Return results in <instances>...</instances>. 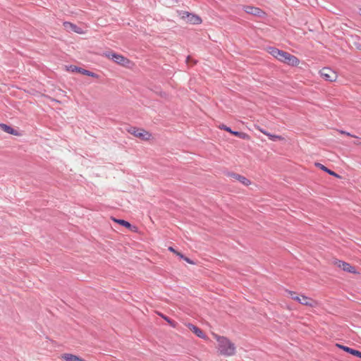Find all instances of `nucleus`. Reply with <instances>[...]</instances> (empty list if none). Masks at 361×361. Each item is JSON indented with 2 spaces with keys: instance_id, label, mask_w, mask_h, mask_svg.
I'll use <instances>...</instances> for the list:
<instances>
[{
  "instance_id": "20",
  "label": "nucleus",
  "mask_w": 361,
  "mask_h": 361,
  "mask_svg": "<svg viewBox=\"0 0 361 361\" xmlns=\"http://www.w3.org/2000/svg\"><path fill=\"white\" fill-rule=\"evenodd\" d=\"M267 136L269 137L270 140H271L273 141L283 140V137L280 135H271L269 133V134H267Z\"/></svg>"
},
{
  "instance_id": "28",
  "label": "nucleus",
  "mask_w": 361,
  "mask_h": 361,
  "mask_svg": "<svg viewBox=\"0 0 361 361\" xmlns=\"http://www.w3.org/2000/svg\"><path fill=\"white\" fill-rule=\"evenodd\" d=\"M357 48L361 49V44H357Z\"/></svg>"
},
{
  "instance_id": "27",
  "label": "nucleus",
  "mask_w": 361,
  "mask_h": 361,
  "mask_svg": "<svg viewBox=\"0 0 361 361\" xmlns=\"http://www.w3.org/2000/svg\"><path fill=\"white\" fill-rule=\"evenodd\" d=\"M259 130L264 135H266L267 136V134H269V133H267L266 130H262V129H259Z\"/></svg>"
},
{
  "instance_id": "11",
  "label": "nucleus",
  "mask_w": 361,
  "mask_h": 361,
  "mask_svg": "<svg viewBox=\"0 0 361 361\" xmlns=\"http://www.w3.org/2000/svg\"><path fill=\"white\" fill-rule=\"evenodd\" d=\"M336 346L338 348L342 349L343 351H345L346 353H350V354H351V355H354L355 357L361 358V351L353 349L351 348H349L348 346H345V345H341V344H336Z\"/></svg>"
},
{
  "instance_id": "24",
  "label": "nucleus",
  "mask_w": 361,
  "mask_h": 361,
  "mask_svg": "<svg viewBox=\"0 0 361 361\" xmlns=\"http://www.w3.org/2000/svg\"><path fill=\"white\" fill-rule=\"evenodd\" d=\"M288 294L290 295V296L291 297V298H292V299H293V297H295V296H297V295H296V294H295V292H293V291H290V290H289V291H288Z\"/></svg>"
},
{
  "instance_id": "23",
  "label": "nucleus",
  "mask_w": 361,
  "mask_h": 361,
  "mask_svg": "<svg viewBox=\"0 0 361 361\" xmlns=\"http://www.w3.org/2000/svg\"><path fill=\"white\" fill-rule=\"evenodd\" d=\"M183 259H184L185 262H187L188 263H189V264H194L193 261H192L190 258H188V257H185H185L183 258Z\"/></svg>"
},
{
  "instance_id": "8",
  "label": "nucleus",
  "mask_w": 361,
  "mask_h": 361,
  "mask_svg": "<svg viewBox=\"0 0 361 361\" xmlns=\"http://www.w3.org/2000/svg\"><path fill=\"white\" fill-rule=\"evenodd\" d=\"M68 71H71V72H78L82 75H88V76H91V77H93V78H97L98 75L93 73V72H91L88 70H86V69H84V68H80V67H78V66H70L68 68Z\"/></svg>"
},
{
  "instance_id": "7",
  "label": "nucleus",
  "mask_w": 361,
  "mask_h": 361,
  "mask_svg": "<svg viewBox=\"0 0 361 361\" xmlns=\"http://www.w3.org/2000/svg\"><path fill=\"white\" fill-rule=\"evenodd\" d=\"M334 264L348 273H356L355 267L344 261L337 259L335 261Z\"/></svg>"
},
{
  "instance_id": "29",
  "label": "nucleus",
  "mask_w": 361,
  "mask_h": 361,
  "mask_svg": "<svg viewBox=\"0 0 361 361\" xmlns=\"http://www.w3.org/2000/svg\"><path fill=\"white\" fill-rule=\"evenodd\" d=\"M357 48L361 49V44H357Z\"/></svg>"
},
{
  "instance_id": "10",
  "label": "nucleus",
  "mask_w": 361,
  "mask_h": 361,
  "mask_svg": "<svg viewBox=\"0 0 361 361\" xmlns=\"http://www.w3.org/2000/svg\"><path fill=\"white\" fill-rule=\"evenodd\" d=\"M244 11L247 13L252 14L255 16H261L263 13V11L260 8L252 6H244Z\"/></svg>"
},
{
  "instance_id": "1",
  "label": "nucleus",
  "mask_w": 361,
  "mask_h": 361,
  "mask_svg": "<svg viewBox=\"0 0 361 361\" xmlns=\"http://www.w3.org/2000/svg\"><path fill=\"white\" fill-rule=\"evenodd\" d=\"M269 52L271 55L277 59L279 61L285 63L288 65L296 66L299 64V59L296 56L289 54L288 52L280 50L275 47H269Z\"/></svg>"
},
{
  "instance_id": "9",
  "label": "nucleus",
  "mask_w": 361,
  "mask_h": 361,
  "mask_svg": "<svg viewBox=\"0 0 361 361\" xmlns=\"http://www.w3.org/2000/svg\"><path fill=\"white\" fill-rule=\"evenodd\" d=\"M293 299L298 301L302 305H305L310 307H313L315 303V301L314 300L305 295L293 297Z\"/></svg>"
},
{
  "instance_id": "4",
  "label": "nucleus",
  "mask_w": 361,
  "mask_h": 361,
  "mask_svg": "<svg viewBox=\"0 0 361 361\" xmlns=\"http://www.w3.org/2000/svg\"><path fill=\"white\" fill-rule=\"evenodd\" d=\"M321 77L326 81L333 82L337 78L336 73L331 68L324 67L319 71Z\"/></svg>"
},
{
  "instance_id": "13",
  "label": "nucleus",
  "mask_w": 361,
  "mask_h": 361,
  "mask_svg": "<svg viewBox=\"0 0 361 361\" xmlns=\"http://www.w3.org/2000/svg\"><path fill=\"white\" fill-rule=\"evenodd\" d=\"M230 176L238 180L245 185H248L250 183V181L247 178L240 174L232 173L230 174Z\"/></svg>"
},
{
  "instance_id": "16",
  "label": "nucleus",
  "mask_w": 361,
  "mask_h": 361,
  "mask_svg": "<svg viewBox=\"0 0 361 361\" xmlns=\"http://www.w3.org/2000/svg\"><path fill=\"white\" fill-rule=\"evenodd\" d=\"M62 357L66 361H85L77 355L69 353L63 354Z\"/></svg>"
},
{
  "instance_id": "18",
  "label": "nucleus",
  "mask_w": 361,
  "mask_h": 361,
  "mask_svg": "<svg viewBox=\"0 0 361 361\" xmlns=\"http://www.w3.org/2000/svg\"><path fill=\"white\" fill-rule=\"evenodd\" d=\"M113 220L115 222L118 223V224H120V225H121V226H124L126 228H128L130 230H132L133 226H132V225L128 221H125L123 219H115V218H114Z\"/></svg>"
},
{
  "instance_id": "17",
  "label": "nucleus",
  "mask_w": 361,
  "mask_h": 361,
  "mask_svg": "<svg viewBox=\"0 0 361 361\" xmlns=\"http://www.w3.org/2000/svg\"><path fill=\"white\" fill-rule=\"evenodd\" d=\"M315 165L318 168L321 169L324 171L328 173L329 174H330V175H331L333 176L340 177L336 173H335L334 171H333L331 169H328L327 167H326L325 166H324L323 164H322L320 163H316Z\"/></svg>"
},
{
  "instance_id": "3",
  "label": "nucleus",
  "mask_w": 361,
  "mask_h": 361,
  "mask_svg": "<svg viewBox=\"0 0 361 361\" xmlns=\"http://www.w3.org/2000/svg\"><path fill=\"white\" fill-rule=\"evenodd\" d=\"M126 130L135 137H139L143 140H147L151 137V134L149 132L141 128H137L136 127L128 126Z\"/></svg>"
},
{
  "instance_id": "6",
  "label": "nucleus",
  "mask_w": 361,
  "mask_h": 361,
  "mask_svg": "<svg viewBox=\"0 0 361 361\" xmlns=\"http://www.w3.org/2000/svg\"><path fill=\"white\" fill-rule=\"evenodd\" d=\"M105 55L108 58L111 59L114 62L117 63L118 64L124 66L126 63L128 62V59L126 57L123 56L122 55L113 53L111 51H108L105 54Z\"/></svg>"
},
{
  "instance_id": "15",
  "label": "nucleus",
  "mask_w": 361,
  "mask_h": 361,
  "mask_svg": "<svg viewBox=\"0 0 361 361\" xmlns=\"http://www.w3.org/2000/svg\"><path fill=\"white\" fill-rule=\"evenodd\" d=\"M0 128L8 134L14 135H18V132L16 130H14L13 128L6 124L0 123Z\"/></svg>"
},
{
  "instance_id": "14",
  "label": "nucleus",
  "mask_w": 361,
  "mask_h": 361,
  "mask_svg": "<svg viewBox=\"0 0 361 361\" xmlns=\"http://www.w3.org/2000/svg\"><path fill=\"white\" fill-rule=\"evenodd\" d=\"M189 329L195 334H196L199 338H205L206 336L204 333L197 326L190 324L188 326Z\"/></svg>"
},
{
  "instance_id": "25",
  "label": "nucleus",
  "mask_w": 361,
  "mask_h": 361,
  "mask_svg": "<svg viewBox=\"0 0 361 361\" xmlns=\"http://www.w3.org/2000/svg\"><path fill=\"white\" fill-rule=\"evenodd\" d=\"M169 250L171 252H174V253H176V252H178V251H176V250L173 247H169Z\"/></svg>"
},
{
  "instance_id": "26",
  "label": "nucleus",
  "mask_w": 361,
  "mask_h": 361,
  "mask_svg": "<svg viewBox=\"0 0 361 361\" xmlns=\"http://www.w3.org/2000/svg\"><path fill=\"white\" fill-rule=\"evenodd\" d=\"M176 255H177L178 256H179L180 258H182L183 259V258L185 257V256H184L183 254H181L180 252H176Z\"/></svg>"
},
{
  "instance_id": "21",
  "label": "nucleus",
  "mask_w": 361,
  "mask_h": 361,
  "mask_svg": "<svg viewBox=\"0 0 361 361\" xmlns=\"http://www.w3.org/2000/svg\"><path fill=\"white\" fill-rule=\"evenodd\" d=\"M219 128L221 129V130H226L227 132H229L230 133H231V132L232 130L231 128L226 126L224 124H221V126H219Z\"/></svg>"
},
{
  "instance_id": "19",
  "label": "nucleus",
  "mask_w": 361,
  "mask_h": 361,
  "mask_svg": "<svg viewBox=\"0 0 361 361\" xmlns=\"http://www.w3.org/2000/svg\"><path fill=\"white\" fill-rule=\"evenodd\" d=\"M231 133L242 139H245V137H247V134L242 132L231 130Z\"/></svg>"
},
{
  "instance_id": "5",
  "label": "nucleus",
  "mask_w": 361,
  "mask_h": 361,
  "mask_svg": "<svg viewBox=\"0 0 361 361\" xmlns=\"http://www.w3.org/2000/svg\"><path fill=\"white\" fill-rule=\"evenodd\" d=\"M181 18L185 20L187 23L192 25H198L202 23V19L198 16L189 13L188 11H182L180 13Z\"/></svg>"
},
{
  "instance_id": "22",
  "label": "nucleus",
  "mask_w": 361,
  "mask_h": 361,
  "mask_svg": "<svg viewBox=\"0 0 361 361\" xmlns=\"http://www.w3.org/2000/svg\"><path fill=\"white\" fill-rule=\"evenodd\" d=\"M162 317L166 320L168 323H169L171 326H175V322L171 320L166 316H162Z\"/></svg>"
},
{
  "instance_id": "30",
  "label": "nucleus",
  "mask_w": 361,
  "mask_h": 361,
  "mask_svg": "<svg viewBox=\"0 0 361 361\" xmlns=\"http://www.w3.org/2000/svg\"><path fill=\"white\" fill-rule=\"evenodd\" d=\"M190 60V56H188V57H187V62L188 63Z\"/></svg>"
},
{
  "instance_id": "2",
  "label": "nucleus",
  "mask_w": 361,
  "mask_h": 361,
  "mask_svg": "<svg viewBox=\"0 0 361 361\" xmlns=\"http://www.w3.org/2000/svg\"><path fill=\"white\" fill-rule=\"evenodd\" d=\"M219 343V350L225 356L233 355L235 353V344L224 336H216Z\"/></svg>"
},
{
  "instance_id": "12",
  "label": "nucleus",
  "mask_w": 361,
  "mask_h": 361,
  "mask_svg": "<svg viewBox=\"0 0 361 361\" xmlns=\"http://www.w3.org/2000/svg\"><path fill=\"white\" fill-rule=\"evenodd\" d=\"M63 26L68 31H72L78 34H82L83 32L81 27H78L76 25L70 22H64Z\"/></svg>"
}]
</instances>
